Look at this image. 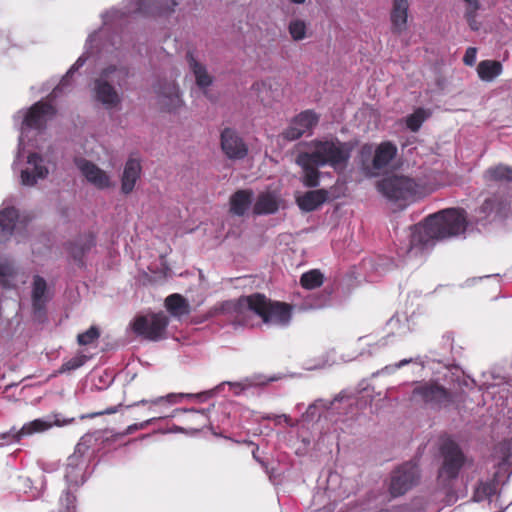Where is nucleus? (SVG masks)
<instances>
[{"label":"nucleus","instance_id":"f257e3e1","mask_svg":"<svg viewBox=\"0 0 512 512\" xmlns=\"http://www.w3.org/2000/svg\"><path fill=\"white\" fill-rule=\"evenodd\" d=\"M210 316L228 315L234 322L248 325L252 314L259 316L265 324L286 326L291 320V307L285 303H271L264 295L254 294L238 301H226L215 305Z\"/></svg>","mask_w":512,"mask_h":512},{"label":"nucleus","instance_id":"f03ea898","mask_svg":"<svg viewBox=\"0 0 512 512\" xmlns=\"http://www.w3.org/2000/svg\"><path fill=\"white\" fill-rule=\"evenodd\" d=\"M308 151L298 154L296 163L301 167L305 186L315 187L319 183L318 168L329 165L335 170H343L350 158L351 145L337 139L311 141Z\"/></svg>","mask_w":512,"mask_h":512},{"label":"nucleus","instance_id":"7ed1b4c3","mask_svg":"<svg viewBox=\"0 0 512 512\" xmlns=\"http://www.w3.org/2000/svg\"><path fill=\"white\" fill-rule=\"evenodd\" d=\"M466 216L463 210L448 209L427 218V226L419 227L420 231L442 239L458 236L466 229Z\"/></svg>","mask_w":512,"mask_h":512},{"label":"nucleus","instance_id":"20e7f679","mask_svg":"<svg viewBox=\"0 0 512 512\" xmlns=\"http://www.w3.org/2000/svg\"><path fill=\"white\" fill-rule=\"evenodd\" d=\"M364 145L362 148L363 168L370 177H375L385 172L396 156L397 148L391 142H382L375 146Z\"/></svg>","mask_w":512,"mask_h":512},{"label":"nucleus","instance_id":"39448f33","mask_svg":"<svg viewBox=\"0 0 512 512\" xmlns=\"http://www.w3.org/2000/svg\"><path fill=\"white\" fill-rule=\"evenodd\" d=\"M378 189L386 197L394 200H408L423 195L419 186L405 176H390L378 183Z\"/></svg>","mask_w":512,"mask_h":512},{"label":"nucleus","instance_id":"423d86ee","mask_svg":"<svg viewBox=\"0 0 512 512\" xmlns=\"http://www.w3.org/2000/svg\"><path fill=\"white\" fill-rule=\"evenodd\" d=\"M413 400L424 402L431 407H443L450 402L449 393L435 383L419 384L413 391Z\"/></svg>","mask_w":512,"mask_h":512},{"label":"nucleus","instance_id":"0eeeda50","mask_svg":"<svg viewBox=\"0 0 512 512\" xmlns=\"http://www.w3.org/2000/svg\"><path fill=\"white\" fill-rule=\"evenodd\" d=\"M318 115L312 110H306L296 115L283 132V137L293 141L305 134H309L317 125Z\"/></svg>","mask_w":512,"mask_h":512},{"label":"nucleus","instance_id":"6e6552de","mask_svg":"<svg viewBox=\"0 0 512 512\" xmlns=\"http://www.w3.org/2000/svg\"><path fill=\"white\" fill-rule=\"evenodd\" d=\"M419 472L415 464L407 463L396 470L390 483V492L393 496H399L409 490L418 479Z\"/></svg>","mask_w":512,"mask_h":512},{"label":"nucleus","instance_id":"1a4fd4ad","mask_svg":"<svg viewBox=\"0 0 512 512\" xmlns=\"http://www.w3.org/2000/svg\"><path fill=\"white\" fill-rule=\"evenodd\" d=\"M252 89L265 106H272L274 103L281 101L284 96L283 84L275 78H267L257 82Z\"/></svg>","mask_w":512,"mask_h":512},{"label":"nucleus","instance_id":"9d476101","mask_svg":"<svg viewBox=\"0 0 512 512\" xmlns=\"http://www.w3.org/2000/svg\"><path fill=\"white\" fill-rule=\"evenodd\" d=\"M443 466L439 472V477L443 480H449L458 474L463 464V455L454 442H447L443 446Z\"/></svg>","mask_w":512,"mask_h":512},{"label":"nucleus","instance_id":"9b49d317","mask_svg":"<svg viewBox=\"0 0 512 512\" xmlns=\"http://www.w3.org/2000/svg\"><path fill=\"white\" fill-rule=\"evenodd\" d=\"M56 114L55 107L44 101H38L28 110L23 123L32 129L43 130L47 120Z\"/></svg>","mask_w":512,"mask_h":512},{"label":"nucleus","instance_id":"f8f14e48","mask_svg":"<svg viewBox=\"0 0 512 512\" xmlns=\"http://www.w3.org/2000/svg\"><path fill=\"white\" fill-rule=\"evenodd\" d=\"M75 165L85 179L97 189L103 190L111 186L109 175L93 162L84 158H76Z\"/></svg>","mask_w":512,"mask_h":512},{"label":"nucleus","instance_id":"ddd939ff","mask_svg":"<svg viewBox=\"0 0 512 512\" xmlns=\"http://www.w3.org/2000/svg\"><path fill=\"white\" fill-rule=\"evenodd\" d=\"M132 330L145 339L157 340L160 338V313L138 315L132 323Z\"/></svg>","mask_w":512,"mask_h":512},{"label":"nucleus","instance_id":"4468645a","mask_svg":"<svg viewBox=\"0 0 512 512\" xmlns=\"http://www.w3.org/2000/svg\"><path fill=\"white\" fill-rule=\"evenodd\" d=\"M221 149L229 159H243L248 148L236 131L226 128L221 133Z\"/></svg>","mask_w":512,"mask_h":512},{"label":"nucleus","instance_id":"2eb2a0df","mask_svg":"<svg viewBox=\"0 0 512 512\" xmlns=\"http://www.w3.org/2000/svg\"><path fill=\"white\" fill-rule=\"evenodd\" d=\"M113 83L100 73L94 81V94L97 101L106 108H114L120 103V96L112 85Z\"/></svg>","mask_w":512,"mask_h":512},{"label":"nucleus","instance_id":"dca6fc26","mask_svg":"<svg viewBox=\"0 0 512 512\" xmlns=\"http://www.w3.org/2000/svg\"><path fill=\"white\" fill-rule=\"evenodd\" d=\"M44 160L38 153H30L27 158V163L33 166V169L29 168L21 171V184L24 186H34L38 179H44L47 177L49 171L48 168L43 164Z\"/></svg>","mask_w":512,"mask_h":512},{"label":"nucleus","instance_id":"f3484780","mask_svg":"<svg viewBox=\"0 0 512 512\" xmlns=\"http://www.w3.org/2000/svg\"><path fill=\"white\" fill-rule=\"evenodd\" d=\"M46 292V280L39 275H35L33 277L31 298L34 316L39 320H43L46 317V303L48 302Z\"/></svg>","mask_w":512,"mask_h":512},{"label":"nucleus","instance_id":"a211bd4d","mask_svg":"<svg viewBox=\"0 0 512 512\" xmlns=\"http://www.w3.org/2000/svg\"><path fill=\"white\" fill-rule=\"evenodd\" d=\"M186 59L189 69L195 78L197 86L202 90H206L207 88H209L213 83V77L208 72L205 64H203L198 59L197 55L192 51H189L187 53Z\"/></svg>","mask_w":512,"mask_h":512},{"label":"nucleus","instance_id":"6ab92c4d","mask_svg":"<svg viewBox=\"0 0 512 512\" xmlns=\"http://www.w3.org/2000/svg\"><path fill=\"white\" fill-rule=\"evenodd\" d=\"M280 197L275 191H262L254 201L252 211L255 215L273 214L279 208Z\"/></svg>","mask_w":512,"mask_h":512},{"label":"nucleus","instance_id":"aec40b11","mask_svg":"<svg viewBox=\"0 0 512 512\" xmlns=\"http://www.w3.org/2000/svg\"><path fill=\"white\" fill-rule=\"evenodd\" d=\"M52 427L50 422L42 419H35L28 424H25L19 431H9L0 434V440L6 441V443L19 442L20 439L25 435H31L37 432H43Z\"/></svg>","mask_w":512,"mask_h":512},{"label":"nucleus","instance_id":"412c9836","mask_svg":"<svg viewBox=\"0 0 512 512\" xmlns=\"http://www.w3.org/2000/svg\"><path fill=\"white\" fill-rule=\"evenodd\" d=\"M96 438L93 434H85L77 443L73 455L68 458L67 470L77 468L84 464L83 458L88 454L95 443ZM66 478H69V471L66 472Z\"/></svg>","mask_w":512,"mask_h":512},{"label":"nucleus","instance_id":"4be33fe9","mask_svg":"<svg viewBox=\"0 0 512 512\" xmlns=\"http://www.w3.org/2000/svg\"><path fill=\"white\" fill-rule=\"evenodd\" d=\"M96 244L95 236L92 233L80 235L73 243L70 244L69 252L73 259L84 265L83 258Z\"/></svg>","mask_w":512,"mask_h":512},{"label":"nucleus","instance_id":"5701e85b","mask_svg":"<svg viewBox=\"0 0 512 512\" xmlns=\"http://www.w3.org/2000/svg\"><path fill=\"white\" fill-rule=\"evenodd\" d=\"M140 172L141 165L137 159H129L126 162L121 180V190L124 194L133 191Z\"/></svg>","mask_w":512,"mask_h":512},{"label":"nucleus","instance_id":"b1692460","mask_svg":"<svg viewBox=\"0 0 512 512\" xmlns=\"http://www.w3.org/2000/svg\"><path fill=\"white\" fill-rule=\"evenodd\" d=\"M18 218V210L14 207H6L0 211V242L6 241L12 235Z\"/></svg>","mask_w":512,"mask_h":512},{"label":"nucleus","instance_id":"393cba45","mask_svg":"<svg viewBox=\"0 0 512 512\" xmlns=\"http://www.w3.org/2000/svg\"><path fill=\"white\" fill-rule=\"evenodd\" d=\"M287 31L295 42L303 41L312 35L310 23L301 17H292L287 24Z\"/></svg>","mask_w":512,"mask_h":512},{"label":"nucleus","instance_id":"a878e982","mask_svg":"<svg viewBox=\"0 0 512 512\" xmlns=\"http://www.w3.org/2000/svg\"><path fill=\"white\" fill-rule=\"evenodd\" d=\"M252 192L249 190H239L230 198V211L234 215L243 216L251 208Z\"/></svg>","mask_w":512,"mask_h":512},{"label":"nucleus","instance_id":"bb28decb","mask_svg":"<svg viewBox=\"0 0 512 512\" xmlns=\"http://www.w3.org/2000/svg\"><path fill=\"white\" fill-rule=\"evenodd\" d=\"M327 193L324 190L308 191L297 197V204L303 211H313L326 201Z\"/></svg>","mask_w":512,"mask_h":512},{"label":"nucleus","instance_id":"cd10ccee","mask_svg":"<svg viewBox=\"0 0 512 512\" xmlns=\"http://www.w3.org/2000/svg\"><path fill=\"white\" fill-rule=\"evenodd\" d=\"M182 104V94L174 82L162 85V108L165 106L168 110H175Z\"/></svg>","mask_w":512,"mask_h":512},{"label":"nucleus","instance_id":"c85d7f7f","mask_svg":"<svg viewBox=\"0 0 512 512\" xmlns=\"http://www.w3.org/2000/svg\"><path fill=\"white\" fill-rule=\"evenodd\" d=\"M408 18V0H393L391 22L393 28L401 33L406 29Z\"/></svg>","mask_w":512,"mask_h":512},{"label":"nucleus","instance_id":"c756f323","mask_svg":"<svg viewBox=\"0 0 512 512\" xmlns=\"http://www.w3.org/2000/svg\"><path fill=\"white\" fill-rule=\"evenodd\" d=\"M502 71V64L495 60H483L477 66L478 77L484 82L494 81Z\"/></svg>","mask_w":512,"mask_h":512},{"label":"nucleus","instance_id":"7c9ffc66","mask_svg":"<svg viewBox=\"0 0 512 512\" xmlns=\"http://www.w3.org/2000/svg\"><path fill=\"white\" fill-rule=\"evenodd\" d=\"M165 306L167 310L175 317L188 315L190 306L188 302L179 294H173L166 298Z\"/></svg>","mask_w":512,"mask_h":512},{"label":"nucleus","instance_id":"2f4dec72","mask_svg":"<svg viewBox=\"0 0 512 512\" xmlns=\"http://www.w3.org/2000/svg\"><path fill=\"white\" fill-rule=\"evenodd\" d=\"M104 78H107L112 83L122 87L126 84L129 77V70L125 66L110 65L101 71Z\"/></svg>","mask_w":512,"mask_h":512},{"label":"nucleus","instance_id":"473e14b6","mask_svg":"<svg viewBox=\"0 0 512 512\" xmlns=\"http://www.w3.org/2000/svg\"><path fill=\"white\" fill-rule=\"evenodd\" d=\"M485 178L487 181L510 182L512 181V168L505 165L491 167L485 172Z\"/></svg>","mask_w":512,"mask_h":512},{"label":"nucleus","instance_id":"72a5a7b5","mask_svg":"<svg viewBox=\"0 0 512 512\" xmlns=\"http://www.w3.org/2000/svg\"><path fill=\"white\" fill-rule=\"evenodd\" d=\"M426 226H427V219L425 220V222L419 223L412 228V233H411V245L412 246H417V245L426 246V245H429L430 243H432L434 240L442 239L441 237L430 236L427 232L420 231V229H418L419 227H426Z\"/></svg>","mask_w":512,"mask_h":512},{"label":"nucleus","instance_id":"f704fd0d","mask_svg":"<svg viewBox=\"0 0 512 512\" xmlns=\"http://www.w3.org/2000/svg\"><path fill=\"white\" fill-rule=\"evenodd\" d=\"M323 280V274L319 270L313 269L302 274L300 284L303 288L311 290L320 287L323 284Z\"/></svg>","mask_w":512,"mask_h":512},{"label":"nucleus","instance_id":"c9c22d12","mask_svg":"<svg viewBox=\"0 0 512 512\" xmlns=\"http://www.w3.org/2000/svg\"><path fill=\"white\" fill-rule=\"evenodd\" d=\"M428 116L426 110L419 108L406 118V125L411 131H417Z\"/></svg>","mask_w":512,"mask_h":512},{"label":"nucleus","instance_id":"e433bc0d","mask_svg":"<svg viewBox=\"0 0 512 512\" xmlns=\"http://www.w3.org/2000/svg\"><path fill=\"white\" fill-rule=\"evenodd\" d=\"M100 337V331L96 326H91L88 330L78 334L77 341L79 345H90Z\"/></svg>","mask_w":512,"mask_h":512},{"label":"nucleus","instance_id":"4c0bfd02","mask_svg":"<svg viewBox=\"0 0 512 512\" xmlns=\"http://www.w3.org/2000/svg\"><path fill=\"white\" fill-rule=\"evenodd\" d=\"M158 10V0H137L136 11L143 15H152Z\"/></svg>","mask_w":512,"mask_h":512},{"label":"nucleus","instance_id":"58836bf2","mask_svg":"<svg viewBox=\"0 0 512 512\" xmlns=\"http://www.w3.org/2000/svg\"><path fill=\"white\" fill-rule=\"evenodd\" d=\"M87 361L86 355H77L64 362L60 368V372L72 371L80 368Z\"/></svg>","mask_w":512,"mask_h":512},{"label":"nucleus","instance_id":"ea45409f","mask_svg":"<svg viewBox=\"0 0 512 512\" xmlns=\"http://www.w3.org/2000/svg\"><path fill=\"white\" fill-rule=\"evenodd\" d=\"M500 207H502V203L498 199L488 198L484 201L481 209L485 214H489L493 211L499 212Z\"/></svg>","mask_w":512,"mask_h":512},{"label":"nucleus","instance_id":"a19ab883","mask_svg":"<svg viewBox=\"0 0 512 512\" xmlns=\"http://www.w3.org/2000/svg\"><path fill=\"white\" fill-rule=\"evenodd\" d=\"M14 275V267L8 259L0 258V278Z\"/></svg>","mask_w":512,"mask_h":512},{"label":"nucleus","instance_id":"79ce46f5","mask_svg":"<svg viewBox=\"0 0 512 512\" xmlns=\"http://www.w3.org/2000/svg\"><path fill=\"white\" fill-rule=\"evenodd\" d=\"M477 59V49L475 47H469L467 48L464 57L463 62L467 66H473L476 63Z\"/></svg>","mask_w":512,"mask_h":512},{"label":"nucleus","instance_id":"37998d69","mask_svg":"<svg viewBox=\"0 0 512 512\" xmlns=\"http://www.w3.org/2000/svg\"><path fill=\"white\" fill-rule=\"evenodd\" d=\"M199 395H193V394H168L165 398L162 397V403L165 401L167 403H178L184 398H190V397H198Z\"/></svg>","mask_w":512,"mask_h":512},{"label":"nucleus","instance_id":"c03bdc74","mask_svg":"<svg viewBox=\"0 0 512 512\" xmlns=\"http://www.w3.org/2000/svg\"><path fill=\"white\" fill-rule=\"evenodd\" d=\"M149 421L150 420L144 421L142 423H135V424L129 425L126 428V430L123 433H121L120 435L121 436L129 435V434H132L140 429H143L149 423Z\"/></svg>","mask_w":512,"mask_h":512},{"label":"nucleus","instance_id":"a18cd8bd","mask_svg":"<svg viewBox=\"0 0 512 512\" xmlns=\"http://www.w3.org/2000/svg\"><path fill=\"white\" fill-rule=\"evenodd\" d=\"M412 362V359H403L401 361H399L398 363H396L395 365H392V366H386L382 372H385V373H392L393 371H395L396 369H399L403 366H405L406 364L408 363H411Z\"/></svg>","mask_w":512,"mask_h":512},{"label":"nucleus","instance_id":"49530a36","mask_svg":"<svg viewBox=\"0 0 512 512\" xmlns=\"http://www.w3.org/2000/svg\"><path fill=\"white\" fill-rule=\"evenodd\" d=\"M178 5L177 0H162V14L164 12H172Z\"/></svg>","mask_w":512,"mask_h":512},{"label":"nucleus","instance_id":"de8ad7c7","mask_svg":"<svg viewBox=\"0 0 512 512\" xmlns=\"http://www.w3.org/2000/svg\"><path fill=\"white\" fill-rule=\"evenodd\" d=\"M475 13L476 12H471V10H466V16H467V20H468L469 26L473 30H478L479 24H478V22L475 19Z\"/></svg>","mask_w":512,"mask_h":512},{"label":"nucleus","instance_id":"09e8293b","mask_svg":"<svg viewBox=\"0 0 512 512\" xmlns=\"http://www.w3.org/2000/svg\"><path fill=\"white\" fill-rule=\"evenodd\" d=\"M467 4V10H471V12H476L480 5L478 0H464Z\"/></svg>","mask_w":512,"mask_h":512},{"label":"nucleus","instance_id":"8fccbe9b","mask_svg":"<svg viewBox=\"0 0 512 512\" xmlns=\"http://www.w3.org/2000/svg\"><path fill=\"white\" fill-rule=\"evenodd\" d=\"M227 386H228L231 390H233V392H234L235 394H239V393H240L242 390H244V389H245V387H246L245 385H243V384H241V383H231V382L227 383Z\"/></svg>","mask_w":512,"mask_h":512},{"label":"nucleus","instance_id":"3c124183","mask_svg":"<svg viewBox=\"0 0 512 512\" xmlns=\"http://www.w3.org/2000/svg\"><path fill=\"white\" fill-rule=\"evenodd\" d=\"M116 412H117V407H110V408H107L105 411L93 413V414L90 415V417L101 416V415H104V414H114Z\"/></svg>","mask_w":512,"mask_h":512},{"label":"nucleus","instance_id":"603ef678","mask_svg":"<svg viewBox=\"0 0 512 512\" xmlns=\"http://www.w3.org/2000/svg\"><path fill=\"white\" fill-rule=\"evenodd\" d=\"M76 69H77L76 65L72 66V67L68 70V72L66 73V75L62 78V80H61V83H60V84H61V85H65V84H66V82L68 81V78H69L70 76H72V74L74 73V71H75Z\"/></svg>","mask_w":512,"mask_h":512},{"label":"nucleus","instance_id":"864d4df0","mask_svg":"<svg viewBox=\"0 0 512 512\" xmlns=\"http://www.w3.org/2000/svg\"><path fill=\"white\" fill-rule=\"evenodd\" d=\"M281 420H284L288 425H292V423L290 422L289 417L286 416V415L279 416L278 417V422H280Z\"/></svg>","mask_w":512,"mask_h":512},{"label":"nucleus","instance_id":"5fc2aeb1","mask_svg":"<svg viewBox=\"0 0 512 512\" xmlns=\"http://www.w3.org/2000/svg\"><path fill=\"white\" fill-rule=\"evenodd\" d=\"M290 1L295 4H303V3H305L306 0H290Z\"/></svg>","mask_w":512,"mask_h":512},{"label":"nucleus","instance_id":"6e6d98bb","mask_svg":"<svg viewBox=\"0 0 512 512\" xmlns=\"http://www.w3.org/2000/svg\"><path fill=\"white\" fill-rule=\"evenodd\" d=\"M161 325H162V328H163V327H164V325H165V322H164V320H163V319H162Z\"/></svg>","mask_w":512,"mask_h":512},{"label":"nucleus","instance_id":"4d7b16f0","mask_svg":"<svg viewBox=\"0 0 512 512\" xmlns=\"http://www.w3.org/2000/svg\"><path fill=\"white\" fill-rule=\"evenodd\" d=\"M161 273H162V276L165 274V273H164V268H163V267H162Z\"/></svg>","mask_w":512,"mask_h":512}]
</instances>
